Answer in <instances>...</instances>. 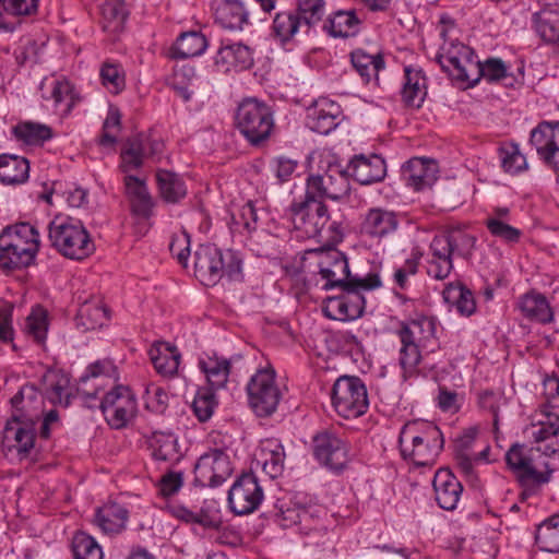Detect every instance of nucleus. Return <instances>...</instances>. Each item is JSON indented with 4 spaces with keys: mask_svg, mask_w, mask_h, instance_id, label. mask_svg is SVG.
<instances>
[{
    "mask_svg": "<svg viewBox=\"0 0 559 559\" xmlns=\"http://www.w3.org/2000/svg\"><path fill=\"white\" fill-rule=\"evenodd\" d=\"M12 134L19 142L32 146H43L53 138V131L49 126L31 120L16 123L12 128Z\"/></svg>",
    "mask_w": 559,
    "mask_h": 559,
    "instance_id": "32",
    "label": "nucleus"
},
{
    "mask_svg": "<svg viewBox=\"0 0 559 559\" xmlns=\"http://www.w3.org/2000/svg\"><path fill=\"white\" fill-rule=\"evenodd\" d=\"M245 471L238 476L228 490L227 502L229 510L236 515H245Z\"/></svg>",
    "mask_w": 559,
    "mask_h": 559,
    "instance_id": "61",
    "label": "nucleus"
},
{
    "mask_svg": "<svg viewBox=\"0 0 559 559\" xmlns=\"http://www.w3.org/2000/svg\"><path fill=\"white\" fill-rule=\"evenodd\" d=\"M245 47L241 43H233L230 39L225 38L222 41V47L217 51L215 64L224 72L231 70L242 71Z\"/></svg>",
    "mask_w": 559,
    "mask_h": 559,
    "instance_id": "41",
    "label": "nucleus"
},
{
    "mask_svg": "<svg viewBox=\"0 0 559 559\" xmlns=\"http://www.w3.org/2000/svg\"><path fill=\"white\" fill-rule=\"evenodd\" d=\"M314 459L332 472H342L348 462V444L335 432L322 430L312 438Z\"/></svg>",
    "mask_w": 559,
    "mask_h": 559,
    "instance_id": "13",
    "label": "nucleus"
},
{
    "mask_svg": "<svg viewBox=\"0 0 559 559\" xmlns=\"http://www.w3.org/2000/svg\"><path fill=\"white\" fill-rule=\"evenodd\" d=\"M215 19L226 31L240 32L245 23V8L238 0H224L216 10Z\"/></svg>",
    "mask_w": 559,
    "mask_h": 559,
    "instance_id": "42",
    "label": "nucleus"
},
{
    "mask_svg": "<svg viewBox=\"0 0 559 559\" xmlns=\"http://www.w3.org/2000/svg\"><path fill=\"white\" fill-rule=\"evenodd\" d=\"M361 19L355 10H340L329 16L324 29L333 37H350L360 31Z\"/></svg>",
    "mask_w": 559,
    "mask_h": 559,
    "instance_id": "30",
    "label": "nucleus"
},
{
    "mask_svg": "<svg viewBox=\"0 0 559 559\" xmlns=\"http://www.w3.org/2000/svg\"><path fill=\"white\" fill-rule=\"evenodd\" d=\"M340 107L335 111H328L321 107H307L306 126L313 132L329 134L341 122Z\"/></svg>",
    "mask_w": 559,
    "mask_h": 559,
    "instance_id": "38",
    "label": "nucleus"
},
{
    "mask_svg": "<svg viewBox=\"0 0 559 559\" xmlns=\"http://www.w3.org/2000/svg\"><path fill=\"white\" fill-rule=\"evenodd\" d=\"M401 219L397 213L382 207L369 209L361 223L364 235L381 240L394 234Z\"/></svg>",
    "mask_w": 559,
    "mask_h": 559,
    "instance_id": "20",
    "label": "nucleus"
},
{
    "mask_svg": "<svg viewBox=\"0 0 559 559\" xmlns=\"http://www.w3.org/2000/svg\"><path fill=\"white\" fill-rule=\"evenodd\" d=\"M436 320L432 317L416 316L403 322L397 334H402L426 347L430 341L436 338Z\"/></svg>",
    "mask_w": 559,
    "mask_h": 559,
    "instance_id": "27",
    "label": "nucleus"
},
{
    "mask_svg": "<svg viewBox=\"0 0 559 559\" xmlns=\"http://www.w3.org/2000/svg\"><path fill=\"white\" fill-rule=\"evenodd\" d=\"M164 144L160 141L153 140L148 143V148L140 138L129 140L121 152L120 168L123 173H129L142 166L145 156H156L163 151Z\"/></svg>",
    "mask_w": 559,
    "mask_h": 559,
    "instance_id": "25",
    "label": "nucleus"
},
{
    "mask_svg": "<svg viewBox=\"0 0 559 559\" xmlns=\"http://www.w3.org/2000/svg\"><path fill=\"white\" fill-rule=\"evenodd\" d=\"M272 32L282 43L289 41L297 33H305V28L294 10L283 11L275 14L272 24Z\"/></svg>",
    "mask_w": 559,
    "mask_h": 559,
    "instance_id": "48",
    "label": "nucleus"
},
{
    "mask_svg": "<svg viewBox=\"0 0 559 559\" xmlns=\"http://www.w3.org/2000/svg\"><path fill=\"white\" fill-rule=\"evenodd\" d=\"M128 510L119 503H108L97 509L94 522L104 533H118L127 523Z\"/></svg>",
    "mask_w": 559,
    "mask_h": 559,
    "instance_id": "34",
    "label": "nucleus"
},
{
    "mask_svg": "<svg viewBox=\"0 0 559 559\" xmlns=\"http://www.w3.org/2000/svg\"><path fill=\"white\" fill-rule=\"evenodd\" d=\"M332 405L344 418H356L368 409V394L362 380L355 376H341L333 384Z\"/></svg>",
    "mask_w": 559,
    "mask_h": 559,
    "instance_id": "9",
    "label": "nucleus"
},
{
    "mask_svg": "<svg viewBox=\"0 0 559 559\" xmlns=\"http://www.w3.org/2000/svg\"><path fill=\"white\" fill-rule=\"evenodd\" d=\"M437 164L435 160L415 157L402 168V177L406 186L419 191L431 187L437 180Z\"/></svg>",
    "mask_w": 559,
    "mask_h": 559,
    "instance_id": "22",
    "label": "nucleus"
},
{
    "mask_svg": "<svg viewBox=\"0 0 559 559\" xmlns=\"http://www.w3.org/2000/svg\"><path fill=\"white\" fill-rule=\"evenodd\" d=\"M352 64L359 73L362 80L368 83L373 78L378 84L380 70L384 69L385 62L383 57L378 55H369L361 49H357L350 53Z\"/></svg>",
    "mask_w": 559,
    "mask_h": 559,
    "instance_id": "43",
    "label": "nucleus"
},
{
    "mask_svg": "<svg viewBox=\"0 0 559 559\" xmlns=\"http://www.w3.org/2000/svg\"><path fill=\"white\" fill-rule=\"evenodd\" d=\"M150 447L156 461H175L179 457L178 439L171 432H154Z\"/></svg>",
    "mask_w": 559,
    "mask_h": 559,
    "instance_id": "46",
    "label": "nucleus"
},
{
    "mask_svg": "<svg viewBox=\"0 0 559 559\" xmlns=\"http://www.w3.org/2000/svg\"><path fill=\"white\" fill-rule=\"evenodd\" d=\"M194 274L204 285H214L223 275L242 282V254L238 250L222 252L214 245H201L194 252Z\"/></svg>",
    "mask_w": 559,
    "mask_h": 559,
    "instance_id": "5",
    "label": "nucleus"
},
{
    "mask_svg": "<svg viewBox=\"0 0 559 559\" xmlns=\"http://www.w3.org/2000/svg\"><path fill=\"white\" fill-rule=\"evenodd\" d=\"M432 486L436 501L441 509L452 511L457 507L463 486L448 468H440L435 474Z\"/></svg>",
    "mask_w": 559,
    "mask_h": 559,
    "instance_id": "21",
    "label": "nucleus"
},
{
    "mask_svg": "<svg viewBox=\"0 0 559 559\" xmlns=\"http://www.w3.org/2000/svg\"><path fill=\"white\" fill-rule=\"evenodd\" d=\"M106 318V310L98 305L85 304L79 310V319L86 329L102 325Z\"/></svg>",
    "mask_w": 559,
    "mask_h": 559,
    "instance_id": "64",
    "label": "nucleus"
},
{
    "mask_svg": "<svg viewBox=\"0 0 559 559\" xmlns=\"http://www.w3.org/2000/svg\"><path fill=\"white\" fill-rule=\"evenodd\" d=\"M550 408V405H545L543 413L546 420L532 425L530 429L531 438L538 444L537 451L545 455L559 452V409Z\"/></svg>",
    "mask_w": 559,
    "mask_h": 559,
    "instance_id": "18",
    "label": "nucleus"
},
{
    "mask_svg": "<svg viewBox=\"0 0 559 559\" xmlns=\"http://www.w3.org/2000/svg\"><path fill=\"white\" fill-rule=\"evenodd\" d=\"M475 69L471 71L469 80L464 88L473 87L480 79L488 82H502L506 86H512L516 79L508 73L507 64L499 58H488L485 61H475Z\"/></svg>",
    "mask_w": 559,
    "mask_h": 559,
    "instance_id": "24",
    "label": "nucleus"
},
{
    "mask_svg": "<svg viewBox=\"0 0 559 559\" xmlns=\"http://www.w3.org/2000/svg\"><path fill=\"white\" fill-rule=\"evenodd\" d=\"M288 212L294 229L300 237L314 238L326 245H336L342 241L343 224L331 218L323 201L304 194L292 202Z\"/></svg>",
    "mask_w": 559,
    "mask_h": 559,
    "instance_id": "1",
    "label": "nucleus"
},
{
    "mask_svg": "<svg viewBox=\"0 0 559 559\" xmlns=\"http://www.w3.org/2000/svg\"><path fill=\"white\" fill-rule=\"evenodd\" d=\"M345 170H348V177L352 176L360 185H372L384 179L386 164L378 154L369 156L360 154L350 159Z\"/></svg>",
    "mask_w": 559,
    "mask_h": 559,
    "instance_id": "19",
    "label": "nucleus"
},
{
    "mask_svg": "<svg viewBox=\"0 0 559 559\" xmlns=\"http://www.w3.org/2000/svg\"><path fill=\"white\" fill-rule=\"evenodd\" d=\"M534 28L547 44L559 43V12L544 9L534 14Z\"/></svg>",
    "mask_w": 559,
    "mask_h": 559,
    "instance_id": "45",
    "label": "nucleus"
},
{
    "mask_svg": "<svg viewBox=\"0 0 559 559\" xmlns=\"http://www.w3.org/2000/svg\"><path fill=\"white\" fill-rule=\"evenodd\" d=\"M207 48V39L197 31L182 33L171 49L175 59H187L201 56Z\"/></svg>",
    "mask_w": 559,
    "mask_h": 559,
    "instance_id": "37",
    "label": "nucleus"
},
{
    "mask_svg": "<svg viewBox=\"0 0 559 559\" xmlns=\"http://www.w3.org/2000/svg\"><path fill=\"white\" fill-rule=\"evenodd\" d=\"M29 176V162L27 158L2 154L0 155V181L5 185H21Z\"/></svg>",
    "mask_w": 559,
    "mask_h": 559,
    "instance_id": "33",
    "label": "nucleus"
},
{
    "mask_svg": "<svg viewBox=\"0 0 559 559\" xmlns=\"http://www.w3.org/2000/svg\"><path fill=\"white\" fill-rule=\"evenodd\" d=\"M40 88L44 97L57 104L75 105L82 100L79 91L67 79L45 80Z\"/></svg>",
    "mask_w": 559,
    "mask_h": 559,
    "instance_id": "35",
    "label": "nucleus"
},
{
    "mask_svg": "<svg viewBox=\"0 0 559 559\" xmlns=\"http://www.w3.org/2000/svg\"><path fill=\"white\" fill-rule=\"evenodd\" d=\"M530 144L548 168L559 171V121L540 122L531 131Z\"/></svg>",
    "mask_w": 559,
    "mask_h": 559,
    "instance_id": "15",
    "label": "nucleus"
},
{
    "mask_svg": "<svg viewBox=\"0 0 559 559\" xmlns=\"http://www.w3.org/2000/svg\"><path fill=\"white\" fill-rule=\"evenodd\" d=\"M214 390L212 388H200L192 402V409L202 423L207 421L212 417L217 405Z\"/></svg>",
    "mask_w": 559,
    "mask_h": 559,
    "instance_id": "55",
    "label": "nucleus"
},
{
    "mask_svg": "<svg viewBox=\"0 0 559 559\" xmlns=\"http://www.w3.org/2000/svg\"><path fill=\"white\" fill-rule=\"evenodd\" d=\"M285 451L277 439L261 441L253 453L250 472L247 471V514L254 512L264 499L262 487L252 469L261 467L271 478H276L284 471Z\"/></svg>",
    "mask_w": 559,
    "mask_h": 559,
    "instance_id": "6",
    "label": "nucleus"
},
{
    "mask_svg": "<svg viewBox=\"0 0 559 559\" xmlns=\"http://www.w3.org/2000/svg\"><path fill=\"white\" fill-rule=\"evenodd\" d=\"M35 428L32 418L25 414L13 413L3 430V443L15 449L21 457L27 456L34 448Z\"/></svg>",
    "mask_w": 559,
    "mask_h": 559,
    "instance_id": "16",
    "label": "nucleus"
},
{
    "mask_svg": "<svg viewBox=\"0 0 559 559\" xmlns=\"http://www.w3.org/2000/svg\"><path fill=\"white\" fill-rule=\"evenodd\" d=\"M72 550L75 559H103V550L98 543L86 533L79 532L72 540Z\"/></svg>",
    "mask_w": 559,
    "mask_h": 559,
    "instance_id": "54",
    "label": "nucleus"
},
{
    "mask_svg": "<svg viewBox=\"0 0 559 559\" xmlns=\"http://www.w3.org/2000/svg\"><path fill=\"white\" fill-rule=\"evenodd\" d=\"M148 355L160 376L173 377L177 373L181 356L175 346L166 342H158L150 348Z\"/></svg>",
    "mask_w": 559,
    "mask_h": 559,
    "instance_id": "26",
    "label": "nucleus"
},
{
    "mask_svg": "<svg viewBox=\"0 0 559 559\" xmlns=\"http://www.w3.org/2000/svg\"><path fill=\"white\" fill-rule=\"evenodd\" d=\"M401 454L417 466H430L443 449L440 429L428 421H409L399 436Z\"/></svg>",
    "mask_w": 559,
    "mask_h": 559,
    "instance_id": "3",
    "label": "nucleus"
},
{
    "mask_svg": "<svg viewBox=\"0 0 559 559\" xmlns=\"http://www.w3.org/2000/svg\"><path fill=\"white\" fill-rule=\"evenodd\" d=\"M48 238L51 246L68 259L83 260L95 250L82 222L72 217H55L48 225Z\"/></svg>",
    "mask_w": 559,
    "mask_h": 559,
    "instance_id": "7",
    "label": "nucleus"
},
{
    "mask_svg": "<svg viewBox=\"0 0 559 559\" xmlns=\"http://www.w3.org/2000/svg\"><path fill=\"white\" fill-rule=\"evenodd\" d=\"M448 240L442 234L433 237L429 250L431 258L428 260L427 274L438 281L445 280L453 270V252Z\"/></svg>",
    "mask_w": 559,
    "mask_h": 559,
    "instance_id": "23",
    "label": "nucleus"
},
{
    "mask_svg": "<svg viewBox=\"0 0 559 559\" xmlns=\"http://www.w3.org/2000/svg\"><path fill=\"white\" fill-rule=\"evenodd\" d=\"M156 181L159 194L167 203H178L187 195V186L176 173L158 169Z\"/></svg>",
    "mask_w": 559,
    "mask_h": 559,
    "instance_id": "36",
    "label": "nucleus"
},
{
    "mask_svg": "<svg viewBox=\"0 0 559 559\" xmlns=\"http://www.w3.org/2000/svg\"><path fill=\"white\" fill-rule=\"evenodd\" d=\"M443 237L448 240L453 254H457L464 259H467L472 255L476 238L462 230L461 228H452L447 233L442 234Z\"/></svg>",
    "mask_w": 559,
    "mask_h": 559,
    "instance_id": "53",
    "label": "nucleus"
},
{
    "mask_svg": "<svg viewBox=\"0 0 559 559\" xmlns=\"http://www.w3.org/2000/svg\"><path fill=\"white\" fill-rule=\"evenodd\" d=\"M138 412L136 400H132L130 403L114 409V413L107 415L106 420L108 425L114 429H122L134 418Z\"/></svg>",
    "mask_w": 559,
    "mask_h": 559,
    "instance_id": "62",
    "label": "nucleus"
},
{
    "mask_svg": "<svg viewBox=\"0 0 559 559\" xmlns=\"http://www.w3.org/2000/svg\"><path fill=\"white\" fill-rule=\"evenodd\" d=\"M48 322L47 313L38 308L34 309L25 320L24 331L38 345H44L47 336Z\"/></svg>",
    "mask_w": 559,
    "mask_h": 559,
    "instance_id": "56",
    "label": "nucleus"
},
{
    "mask_svg": "<svg viewBox=\"0 0 559 559\" xmlns=\"http://www.w3.org/2000/svg\"><path fill=\"white\" fill-rule=\"evenodd\" d=\"M447 302L453 304L462 316H471L476 309L472 292L462 285L450 284L443 292Z\"/></svg>",
    "mask_w": 559,
    "mask_h": 559,
    "instance_id": "52",
    "label": "nucleus"
},
{
    "mask_svg": "<svg viewBox=\"0 0 559 559\" xmlns=\"http://www.w3.org/2000/svg\"><path fill=\"white\" fill-rule=\"evenodd\" d=\"M103 85L111 94H118L124 87V76L119 64L106 62L100 69Z\"/></svg>",
    "mask_w": 559,
    "mask_h": 559,
    "instance_id": "60",
    "label": "nucleus"
},
{
    "mask_svg": "<svg viewBox=\"0 0 559 559\" xmlns=\"http://www.w3.org/2000/svg\"><path fill=\"white\" fill-rule=\"evenodd\" d=\"M486 227L492 236L506 242H518L522 235L520 229L509 225L507 222L487 219Z\"/></svg>",
    "mask_w": 559,
    "mask_h": 559,
    "instance_id": "63",
    "label": "nucleus"
},
{
    "mask_svg": "<svg viewBox=\"0 0 559 559\" xmlns=\"http://www.w3.org/2000/svg\"><path fill=\"white\" fill-rule=\"evenodd\" d=\"M317 260L319 274L325 284L323 289L329 290L343 285H361L360 276L352 275L346 255L337 249H314L307 251Z\"/></svg>",
    "mask_w": 559,
    "mask_h": 559,
    "instance_id": "11",
    "label": "nucleus"
},
{
    "mask_svg": "<svg viewBox=\"0 0 559 559\" xmlns=\"http://www.w3.org/2000/svg\"><path fill=\"white\" fill-rule=\"evenodd\" d=\"M273 127V117L269 112L258 114L254 117L247 115V141L253 147H261L270 138Z\"/></svg>",
    "mask_w": 559,
    "mask_h": 559,
    "instance_id": "44",
    "label": "nucleus"
},
{
    "mask_svg": "<svg viewBox=\"0 0 559 559\" xmlns=\"http://www.w3.org/2000/svg\"><path fill=\"white\" fill-rule=\"evenodd\" d=\"M404 83L401 91L402 99L406 105H420L427 96V78L421 69L405 67Z\"/></svg>",
    "mask_w": 559,
    "mask_h": 559,
    "instance_id": "31",
    "label": "nucleus"
},
{
    "mask_svg": "<svg viewBox=\"0 0 559 559\" xmlns=\"http://www.w3.org/2000/svg\"><path fill=\"white\" fill-rule=\"evenodd\" d=\"M349 192L348 170L336 163L329 164L323 173L310 174L306 179L305 194L312 199L341 201Z\"/></svg>",
    "mask_w": 559,
    "mask_h": 559,
    "instance_id": "10",
    "label": "nucleus"
},
{
    "mask_svg": "<svg viewBox=\"0 0 559 559\" xmlns=\"http://www.w3.org/2000/svg\"><path fill=\"white\" fill-rule=\"evenodd\" d=\"M126 192L130 199L132 211L140 216L148 217L154 205L153 199L144 180L128 175L124 177Z\"/></svg>",
    "mask_w": 559,
    "mask_h": 559,
    "instance_id": "28",
    "label": "nucleus"
},
{
    "mask_svg": "<svg viewBox=\"0 0 559 559\" xmlns=\"http://www.w3.org/2000/svg\"><path fill=\"white\" fill-rule=\"evenodd\" d=\"M535 542L543 551L559 552V514L551 515L538 525Z\"/></svg>",
    "mask_w": 559,
    "mask_h": 559,
    "instance_id": "47",
    "label": "nucleus"
},
{
    "mask_svg": "<svg viewBox=\"0 0 559 559\" xmlns=\"http://www.w3.org/2000/svg\"><path fill=\"white\" fill-rule=\"evenodd\" d=\"M436 60L451 80L463 88L466 81L469 80L471 71L476 70L474 51L459 41L444 40Z\"/></svg>",
    "mask_w": 559,
    "mask_h": 559,
    "instance_id": "12",
    "label": "nucleus"
},
{
    "mask_svg": "<svg viewBox=\"0 0 559 559\" xmlns=\"http://www.w3.org/2000/svg\"><path fill=\"white\" fill-rule=\"evenodd\" d=\"M401 343L399 352V365L402 369V377L404 380L417 374L418 365L421 361L419 343L414 342L402 334H397Z\"/></svg>",
    "mask_w": 559,
    "mask_h": 559,
    "instance_id": "40",
    "label": "nucleus"
},
{
    "mask_svg": "<svg viewBox=\"0 0 559 559\" xmlns=\"http://www.w3.org/2000/svg\"><path fill=\"white\" fill-rule=\"evenodd\" d=\"M199 367L205 374L210 384L209 388L221 389L225 385L230 371V362L227 359L217 356H209L200 358Z\"/></svg>",
    "mask_w": 559,
    "mask_h": 559,
    "instance_id": "39",
    "label": "nucleus"
},
{
    "mask_svg": "<svg viewBox=\"0 0 559 559\" xmlns=\"http://www.w3.org/2000/svg\"><path fill=\"white\" fill-rule=\"evenodd\" d=\"M37 228L26 222L7 226L0 234V269L10 271L29 266L39 250Z\"/></svg>",
    "mask_w": 559,
    "mask_h": 559,
    "instance_id": "4",
    "label": "nucleus"
},
{
    "mask_svg": "<svg viewBox=\"0 0 559 559\" xmlns=\"http://www.w3.org/2000/svg\"><path fill=\"white\" fill-rule=\"evenodd\" d=\"M247 371H252L247 383L248 403L259 418L272 416L282 394L275 382V371L265 355L255 346H247Z\"/></svg>",
    "mask_w": 559,
    "mask_h": 559,
    "instance_id": "2",
    "label": "nucleus"
},
{
    "mask_svg": "<svg viewBox=\"0 0 559 559\" xmlns=\"http://www.w3.org/2000/svg\"><path fill=\"white\" fill-rule=\"evenodd\" d=\"M120 130L121 114L117 108H111L103 123L102 134L97 139V144L103 147H112L117 143Z\"/></svg>",
    "mask_w": 559,
    "mask_h": 559,
    "instance_id": "57",
    "label": "nucleus"
},
{
    "mask_svg": "<svg viewBox=\"0 0 559 559\" xmlns=\"http://www.w3.org/2000/svg\"><path fill=\"white\" fill-rule=\"evenodd\" d=\"M519 308L522 314L543 324L552 321L554 312L549 306L547 298L536 292H530L523 295L519 300Z\"/></svg>",
    "mask_w": 559,
    "mask_h": 559,
    "instance_id": "29",
    "label": "nucleus"
},
{
    "mask_svg": "<svg viewBox=\"0 0 559 559\" xmlns=\"http://www.w3.org/2000/svg\"><path fill=\"white\" fill-rule=\"evenodd\" d=\"M506 462L510 469L515 473L522 486L542 485L550 479L552 471L538 472L524 445L513 444L506 453Z\"/></svg>",
    "mask_w": 559,
    "mask_h": 559,
    "instance_id": "17",
    "label": "nucleus"
},
{
    "mask_svg": "<svg viewBox=\"0 0 559 559\" xmlns=\"http://www.w3.org/2000/svg\"><path fill=\"white\" fill-rule=\"evenodd\" d=\"M502 169L511 175L520 174L527 169V160L515 143H504L498 150Z\"/></svg>",
    "mask_w": 559,
    "mask_h": 559,
    "instance_id": "51",
    "label": "nucleus"
},
{
    "mask_svg": "<svg viewBox=\"0 0 559 559\" xmlns=\"http://www.w3.org/2000/svg\"><path fill=\"white\" fill-rule=\"evenodd\" d=\"M323 0H297V7L294 10L301 25L305 28V34L308 35L310 29L321 22L325 8Z\"/></svg>",
    "mask_w": 559,
    "mask_h": 559,
    "instance_id": "50",
    "label": "nucleus"
},
{
    "mask_svg": "<svg viewBox=\"0 0 559 559\" xmlns=\"http://www.w3.org/2000/svg\"><path fill=\"white\" fill-rule=\"evenodd\" d=\"M229 456L221 449L202 454L194 466V483L201 487H217L231 474Z\"/></svg>",
    "mask_w": 559,
    "mask_h": 559,
    "instance_id": "14",
    "label": "nucleus"
},
{
    "mask_svg": "<svg viewBox=\"0 0 559 559\" xmlns=\"http://www.w3.org/2000/svg\"><path fill=\"white\" fill-rule=\"evenodd\" d=\"M361 285H343L342 294L328 299L324 313L328 318L340 321H352L364 314L366 300L365 290L379 288L382 283L377 272H369L359 278Z\"/></svg>",
    "mask_w": 559,
    "mask_h": 559,
    "instance_id": "8",
    "label": "nucleus"
},
{
    "mask_svg": "<svg viewBox=\"0 0 559 559\" xmlns=\"http://www.w3.org/2000/svg\"><path fill=\"white\" fill-rule=\"evenodd\" d=\"M135 397L131 391L123 385H117L111 391L106 393L100 402V409L105 416L114 413V409L130 403Z\"/></svg>",
    "mask_w": 559,
    "mask_h": 559,
    "instance_id": "58",
    "label": "nucleus"
},
{
    "mask_svg": "<svg viewBox=\"0 0 559 559\" xmlns=\"http://www.w3.org/2000/svg\"><path fill=\"white\" fill-rule=\"evenodd\" d=\"M48 396L52 402L61 403L66 399V404H69V379L67 376L60 374L56 371L48 372L45 377Z\"/></svg>",
    "mask_w": 559,
    "mask_h": 559,
    "instance_id": "59",
    "label": "nucleus"
},
{
    "mask_svg": "<svg viewBox=\"0 0 559 559\" xmlns=\"http://www.w3.org/2000/svg\"><path fill=\"white\" fill-rule=\"evenodd\" d=\"M128 12L121 2L106 1L102 7V26L104 32L116 35L123 31Z\"/></svg>",
    "mask_w": 559,
    "mask_h": 559,
    "instance_id": "49",
    "label": "nucleus"
}]
</instances>
